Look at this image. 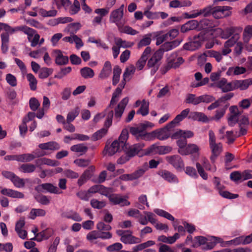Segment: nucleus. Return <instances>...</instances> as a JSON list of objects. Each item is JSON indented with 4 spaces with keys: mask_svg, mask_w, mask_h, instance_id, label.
<instances>
[{
    "mask_svg": "<svg viewBox=\"0 0 252 252\" xmlns=\"http://www.w3.org/2000/svg\"><path fill=\"white\" fill-rule=\"evenodd\" d=\"M128 137V131L126 129H124L118 140L114 141L109 148L106 146L104 151H106L109 156H113L117 152L124 151L126 149V142Z\"/></svg>",
    "mask_w": 252,
    "mask_h": 252,
    "instance_id": "f257e3e1",
    "label": "nucleus"
},
{
    "mask_svg": "<svg viewBox=\"0 0 252 252\" xmlns=\"http://www.w3.org/2000/svg\"><path fill=\"white\" fill-rule=\"evenodd\" d=\"M189 41L186 43L183 49L187 51H195L199 49L203 43V41L197 35H195L192 38H189Z\"/></svg>",
    "mask_w": 252,
    "mask_h": 252,
    "instance_id": "f03ea898",
    "label": "nucleus"
},
{
    "mask_svg": "<svg viewBox=\"0 0 252 252\" xmlns=\"http://www.w3.org/2000/svg\"><path fill=\"white\" fill-rule=\"evenodd\" d=\"M129 132L133 135L137 140H144L146 141H150L149 136L151 134H149L150 132L144 131L140 125L137 127H130L129 128Z\"/></svg>",
    "mask_w": 252,
    "mask_h": 252,
    "instance_id": "7ed1b4c3",
    "label": "nucleus"
},
{
    "mask_svg": "<svg viewBox=\"0 0 252 252\" xmlns=\"http://www.w3.org/2000/svg\"><path fill=\"white\" fill-rule=\"evenodd\" d=\"M172 148L168 146H158L156 144H153L149 147L146 151V154H156L164 155L170 153Z\"/></svg>",
    "mask_w": 252,
    "mask_h": 252,
    "instance_id": "20e7f679",
    "label": "nucleus"
},
{
    "mask_svg": "<svg viewBox=\"0 0 252 252\" xmlns=\"http://www.w3.org/2000/svg\"><path fill=\"white\" fill-rule=\"evenodd\" d=\"M143 143H137L132 145H129L126 142V149H124V151L126 152V156L129 158H132L137 155L144 147Z\"/></svg>",
    "mask_w": 252,
    "mask_h": 252,
    "instance_id": "39448f33",
    "label": "nucleus"
},
{
    "mask_svg": "<svg viewBox=\"0 0 252 252\" xmlns=\"http://www.w3.org/2000/svg\"><path fill=\"white\" fill-rule=\"evenodd\" d=\"M166 161L171 164L177 170L182 171L184 168V163L181 157L179 155L167 156Z\"/></svg>",
    "mask_w": 252,
    "mask_h": 252,
    "instance_id": "423d86ee",
    "label": "nucleus"
},
{
    "mask_svg": "<svg viewBox=\"0 0 252 252\" xmlns=\"http://www.w3.org/2000/svg\"><path fill=\"white\" fill-rule=\"evenodd\" d=\"M35 189L38 192H44V190H46L50 193L57 194L62 193V191H60L57 187L54 186L51 183L42 184L36 187Z\"/></svg>",
    "mask_w": 252,
    "mask_h": 252,
    "instance_id": "0eeeda50",
    "label": "nucleus"
},
{
    "mask_svg": "<svg viewBox=\"0 0 252 252\" xmlns=\"http://www.w3.org/2000/svg\"><path fill=\"white\" fill-rule=\"evenodd\" d=\"M127 196L122 197L119 194L112 193L109 196V200L113 205H120L121 206H128L130 202L126 200Z\"/></svg>",
    "mask_w": 252,
    "mask_h": 252,
    "instance_id": "6e6552de",
    "label": "nucleus"
},
{
    "mask_svg": "<svg viewBox=\"0 0 252 252\" xmlns=\"http://www.w3.org/2000/svg\"><path fill=\"white\" fill-rule=\"evenodd\" d=\"M149 134H151L149 136L150 140H153L156 137L160 140H164L171 136L170 132L167 131L164 127L159 130L153 131L150 132Z\"/></svg>",
    "mask_w": 252,
    "mask_h": 252,
    "instance_id": "1a4fd4ad",
    "label": "nucleus"
},
{
    "mask_svg": "<svg viewBox=\"0 0 252 252\" xmlns=\"http://www.w3.org/2000/svg\"><path fill=\"white\" fill-rule=\"evenodd\" d=\"M158 175L170 183L178 184L179 183V179L177 176L169 171L164 169L159 170L158 172Z\"/></svg>",
    "mask_w": 252,
    "mask_h": 252,
    "instance_id": "9d476101",
    "label": "nucleus"
},
{
    "mask_svg": "<svg viewBox=\"0 0 252 252\" xmlns=\"http://www.w3.org/2000/svg\"><path fill=\"white\" fill-rule=\"evenodd\" d=\"M6 103L9 105H13L16 103V91L14 89L8 87L4 91Z\"/></svg>",
    "mask_w": 252,
    "mask_h": 252,
    "instance_id": "9b49d317",
    "label": "nucleus"
},
{
    "mask_svg": "<svg viewBox=\"0 0 252 252\" xmlns=\"http://www.w3.org/2000/svg\"><path fill=\"white\" fill-rule=\"evenodd\" d=\"M127 234L123 236L121 238V241L126 244H138L141 242L140 238L136 237L132 235V232L130 230H126Z\"/></svg>",
    "mask_w": 252,
    "mask_h": 252,
    "instance_id": "f8f14e48",
    "label": "nucleus"
},
{
    "mask_svg": "<svg viewBox=\"0 0 252 252\" xmlns=\"http://www.w3.org/2000/svg\"><path fill=\"white\" fill-rule=\"evenodd\" d=\"M194 136V133L191 130H185L182 129H179L172 135L171 137L172 139H178L179 138H190Z\"/></svg>",
    "mask_w": 252,
    "mask_h": 252,
    "instance_id": "ddd939ff",
    "label": "nucleus"
},
{
    "mask_svg": "<svg viewBox=\"0 0 252 252\" xmlns=\"http://www.w3.org/2000/svg\"><path fill=\"white\" fill-rule=\"evenodd\" d=\"M199 23L197 20H191L188 21L181 27V32L182 33L187 32L190 30L196 29L199 27Z\"/></svg>",
    "mask_w": 252,
    "mask_h": 252,
    "instance_id": "4468645a",
    "label": "nucleus"
},
{
    "mask_svg": "<svg viewBox=\"0 0 252 252\" xmlns=\"http://www.w3.org/2000/svg\"><path fill=\"white\" fill-rule=\"evenodd\" d=\"M235 90L239 89L240 90L247 89L249 86L252 85V79H245L243 80H235L233 81Z\"/></svg>",
    "mask_w": 252,
    "mask_h": 252,
    "instance_id": "2eb2a0df",
    "label": "nucleus"
},
{
    "mask_svg": "<svg viewBox=\"0 0 252 252\" xmlns=\"http://www.w3.org/2000/svg\"><path fill=\"white\" fill-rule=\"evenodd\" d=\"M202 31L197 34L198 37H199L200 39L203 41L208 40L209 39H212L213 36V28H199Z\"/></svg>",
    "mask_w": 252,
    "mask_h": 252,
    "instance_id": "dca6fc26",
    "label": "nucleus"
},
{
    "mask_svg": "<svg viewBox=\"0 0 252 252\" xmlns=\"http://www.w3.org/2000/svg\"><path fill=\"white\" fill-rule=\"evenodd\" d=\"M42 150H58L60 149L59 144L55 141H50L47 143H41L38 145Z\"/></svg>",
    "mask_w": 252,
    "mask_h": 252,
    "instance_id": "f3484780",
    "label": "nucleus"
},
{
    "mask_svg": "<svg viewBox=\"0 0 252 252\" xmlns=\"http://www.w3.org/2000/svg\"><path fill=\"white\" fill-rule=\"evenodd\" d=\"M222 240L220 238L213 236L210 241L207 240L205 245L202 246L201 249L203 250H209L213 249L217 243L222 242Z\"/></svg>",
    "mask_w": 252,
    "mask_h": 252,
    "instance_id": "a211bd4d",
    "label": "nucleus"
},
{
    "mask_svg": "<svg viewBox=\"0 0 252 252\" xmlns=\"http://www.w3.org/2000/svg\"><path fill=\"white\" fill-rule=\"evenodd\" d=\"M179 238V234L178 233H175L173 236L166 237L164 235L159 236L158 238V241L165 243L172 244L174 243Z\"/></svg>",
    "mask_w": 252,
    "mask_h": 252,
    "instance_id": "6ab92c4d",
    "label": "nucleus"
},
{
    "mask_svg": "<svg viewBox=\"0 0 252 252\" xmlns=\"http://www.w3.org/2000/svg\"><path fill=\"white\" fill-rule=\"evenodd\" d=\"M237 29V28L236 27H231L226 28L224 31L220 28H217V29L215 30L220 32V34H222V38L227 39L234 34Z\"/></svg>",
    "mask_w": 252,
    "mask_h": 252,
    "instance_id": "aec40b11",
    "label": "nucleus"
},
{
    "mask_svg": "<svg viewBox=\"0 0 252 252\" xmlns=\"http://www.w3.org/2000/svg\"><path fill=\"white\" fill-rule=\"evenodd\" d=\"M17 31H22L25 34H27L28 40L31 41L32 40V37L36 32V31L35 30L29 28L26 26L17 27Z\"/></svg>",
    "mask_w": 252,
    "mask_h": 252,
    "instance_id": "412c9836",
    "label": "nucleus"
},
{
    "mask_svg": "<svg viewBox=\"0 0 252 252\" xmlns=\"http://www.w3.org/2000/svg\"><path fill=\"white\" fill-rule=\"evenodd\" d=\"M149 102L145 99H143L142 104L139 109L137 111V114H141L142 116H145L149 114Z\"/></svg>",
    "mask_w": 252,
    "mask_h": 252,
    "instance_id": "4be33fe9",
    "label": "nucleus"
},
{
    "mask_svg": "<svg viewBox=\"0 0 252 252\" xmlns=\"http://www.w3.org/2000/svg\"><path fill=\"white\" fill-rule=\"evenodd\" d=\"M199 150V147L194 144H189L187 145L186 148L183 151L184 153H182V155H188L189 154H195L198 152Z\"/></svg>",
    "mask_w": 252,
    "mask_h": 252,
    "instance_id": "5701e85b",
    "label": "nucleus"
},
{
    "mask_svg": "<svg viewBox=\"0 0 252 252\" xmlns=\"http://www.w3.org/2000/svg\"><path fill=\"white\" fill-rule=\"evenodd\" d=\"M55 53L57 56L55 58V63H68V57L63 56L60 50H55Z\"/></svg>",
    "mask_w": 252,
    "mask_h": 252,
    "instance_id": "b1692460",
    "label": "nucleus"
},
{
    "mask_svg": "<svg viewBox=\"0 0 252 252\" xmlns=\"http://www.w3.org/2000/svg\"><path fill=\"white\" fill-rule=\"evenodd\" d=\"M163 53L162 49L159 48L155 52L147 63H157L162 59Z\"/></svg>",
    "mask_w": 252,
    "mask_h": 252,
    "instance_id": "393cba45",
    "label": "nucleus"
},
{
    "mask_svg": "<svg viewBox=\"0 0 252 252\" xmlns=\"http://www.w3.org/2000/svg\"><path fill=\"white\" fill-rule=\"evenodd\" d=\"M80 74L82 77L85 79L92 78L94 75V70L89 67H84L81 68Z\"/></svg>",
    "mask_w": 252,
    "mask_h": 252,
    "instance_id": "a878e982",
    "label": "nucleus"
},
{
    "mask_svg": "<svg viewBox=\"0 0 252 252\" xmlns=\"http://www.w3.org/2000/svg\"><path fill=\"white\" fill-rule=\"evenodd\" d=\"M88 148L83 144L74 145L70 147L71 151L76 153H81V155L85 154Z\"/></svg>",
    "mask_w": 252,
    "mask_h": 252,
    "instance_id": "bb28decb",
    "label": "nucleus"
},
{
    "mask_svg": "<svg viewBox=\"0 0 252 252\" xmlns=\"http://www.w3.org/2000/svg\"><path fill=\"white\" fill-rule=\"evenodd\" d=\"M112 67L111 64H105L104 66L99 74L101 79L107 78L111 73Z\"/></svg>",
    "mask_w": 252,
    "mask_h": 252,
    "instance_id": "cd10ccee",
    "label": "nucleus"
},
{
    "mask_svg": "<svg viewBox=\"0 0 252 252\" xmlns=\"http://www.w3.org/2000/svg\"><path fill=\"white\" fill-rule=\"evenodd\" d=\"M35 165L30 163L22 164L19 168L20 171L23 173H32L35 171Z\"/></svg>",
    "mask_w": 252,
    "mask_h": 252,
    "instance_id": "c85d7f7f",
    "label": "nucleus"
},
{
    "mask_svg": "<svg viewBox=\"0 0 252 252\" xmlns=\"http://www.w3.org/2000/svg\"><path fill=\"white\" fill-rule=\"evenodd\" d=\"M46 215V211L42 209H32L30 213V218L34 220L36 217H43Z\"/></svg>",
    "mask_w": 252,
    "mask_h": 252,
    "instance_id": "c756f323",
    "label": "nucleus"
},
{
    "mask_svg": "<svg viewBox=\"0 0 252 252\" xmlns=\"http://www.w3.org/2000/svg\"><path fill=\"white\" fill-rule=\"evenodd\" d=\"M185 102L188 104L197 105L199 104V96H196L194 94H188L186 96Z\"/></svg>",
    "mask_w": 252,
    "mask_h": 252,
    "instance_id": "7c9ffc66",
    "label": "nucleus"
},
{
    "mask_svg": "<svg viewBox=\"0 0 252 252\" xmlns=\"http://www.w3.org/2000/svg\"><path fill=\"white\" fill-rule=\"evenodd\" d=\"M122 73V69L118 66L116 65L113 69V75L112 78V84L113 86H116L120 80V76Z\"/></svg>",
    "mask_w": 252,
    "mask_h": 252,
    "instance_id": "2f4dec72",
    "label": "nucleus"
},
{
    "mask_svg": "<svg viewBox=\"0 0 252 252\" xmlns=\"http://www.w3.org/2000/svg\"><path fill=\"white\" fill-rule=\"evenodd\" d=\"M35 158V156L32 154H23L17 155V161L22 162H29Z\"/></svg>",
    "mask_w": 252,
    "mask_h": 252,
    "instance_id": "473e14b6",
    "label": "nucleus"
},
{
    "mask_svg": "<svg viewBox=\"0 0 252 252\" xmlns=\"http://www.w3.org/2000/svg\"><path fill=\"white\" fill-rule=\"evenodd\" d=\"M154 212L158 215L164 217L169 220L174 221V217L170 213L166 212L165 211L160 209H155Z\"/></svg>",
    "mask_w": 252,
    "mask_h": 252,
    "instance_id": "72a5a7b5",
    "label": "nucleus"
},
{
    "mask_svg": "<svg viewBox=\"0 0 252 252\" xmlns=\"http://www.w3.org/2000/svg\"><path fill=\"white\" fill-rule=\"evenodd\" d=\"M80 113V108L76 107L73 110L69 112L66 117V121L68 123L73 122L76 117L78 116Z\"/></svg>",
    "mask_w": 252,
    "mask_h": 252,
    "instance_id": "f704fd0d",
    "label": "nucleus"
},
{
    "mask_svg": "<svg viewBox=\"0 0 252 252\" xmlns=\"http://www.w3.org/2000/svg\"><path fill=\"white\" fill-rule=\"evenodd\" d=\"M228 106V105H226L223 107L217 109L215 112V115L212 117V120L219 121L220 119L224 115Z\"/></svg>",
    "mask_w": 252,
    "mask_h": 252,
    "instance_id": "c9c22d12",
    "label": "nucleus"
},
{
    "mask_svg": "<svg viewBox=\"0 0 252 252\" xmlns=\"http://www.w3.org/2000/svg\"><path fill=\"white\" fill-rule=\"evenodd\" d=\"M107 129L105 128H102L94 132L92 135V140L97 141L103 137L107 133Z\"/></svg>",
    "mask_w": 252,
    "mask_h": 252,
    "instance_id": "e433bc0d",
    "label": "nucleus"
},
{
    "mask_svg": "<svg viewBox=\"0 0 252 252\" xmlns=\"http://www.w3.org/2000/svg\"><path fill=\"white\" fill-rule=\"evenodd\" d=\"M90 205L94 209H101L106 205V203L105 201H99L93 198L91 200Z\"/></svg>",
    "mask_w": 252,
    "mask_h": 252,
    "instance_id": "4c0bfd02",
    "label": "nucleus"
},
{
    "mask_svg": "<svg viewBox=\"0 0 252 252\" xmlns=\"http://www.w3.org/2000/svg\"><path fill=\"white\" fill-rule=\"evenodd\" d=\"M64 217L67 219H71L75 221L79 222L82 220V218L80 215L78 213L73 211L66 213Z\"/></svg>",
    "mask_w": 252,
    "mask_h": 252,
    "instance_id": "58836bf2",
    "label": "nucleus"
},
{
    "mask_svg": "<svg viewBox=\"0 0 252 252\" xmlns=\"http://www.w3.org/2000/svg\"><path fill=\"white\" fill-rule=\"evenodd\" d=\"M27 79L29 82L30 88L31 90L35 91L37 88V80L35 77L31 73L27 74Z\"/></svg>",
    "mask_w": 252,
    "mask_h": 252,
    "instance_id": "ea45409f",
    "label": "nucleus"
},
{
    "mask_svg": "<svg viewBox=\"0 0 252 252\" xmlns=\"http://www.w3.org/2000/svg\"><path fill=\"white\" fill-rule=\"evenodd\" d=\"M177 140L176 141V144L177 146L179 147V149L178 150V153L180 154H181L183 153V151L186 148L187 144V140L185 138H179L177 139Z\"/></svg>",
    "mask_w": 252,
    "mask_h": 252,
    "instance_id": "a19ab883",
    "label": "nucleus"
},
{
    "mask_svg": "<svg viewBox=\"0 0 252 252\" xmlns=\"http://www.w3.org/2000/svg\"><path fill=\"white\" fill-rule=\"evenodd\" d=\"M121 94V91L119 88H116L112 94V97L110 101L109 107H112L115 105L119 100V97Z\"/></svg>",
    "mask_w": 252,
    "mask_h": 252,
    "instance_id": "79ce46f5",
    "label": "nucleus"
},
{
    "mask_svg": "<svg viewBox=\"0 0 252 252\" xmlns=\"http://www.w3.org/2000/svg\"><path fill=\"white\" fill-rule=\"evenodd\" d=\"M252 37V26L246 27L243 32V39L245 43H248L251 37Z\"/></svg>",
    "mask_w": 252,
    "mask_h": 252,
    "instance_id": "37998d69",
    "label": "nucleus"
},
{
    "mask_svg": "<svg viewBox=\"0 0 252 252\" xmlns=\"http://www.w3.org/2000/svg\"><path fill=\"white\" fill-rule=\"evenodd\" d=\"M151 48L148 46L146 48L140 58L137 61L136 63H146L148 58V55L151 52Z\"/></svg>",
    "mask_w": 252,
    "mask_h": 252,
    "instance_id": "c03bdc74",
    "label": "nucleus"
},
{
    "mask_svg": "<svg viewBox=\"0 0 252 252\" xmlns=\"http://www.w3.org/2000/svg\"><path fill=\"white\" fill-rule=\"evenodd\" d=\"M198 23H199V28H213L215 26L213 21L209 20L208 19H203L198 22Z\"/></svg>",
    "mask_w": 252,
    "mask_h": 252,
    "instance_id": "a18cd8bd",
    "label": "nucleus"
},
{
    "mask_svg": "<svg viewBox=\"0 0 252 252\" xmlns=\"http://www.w3.org/2000/svg\"><path fill=\"white\" fill-rule=\"evenodd\" d=\"M113 116V111L111 110L109 111L106 115V119L104 122L103 128H105L108 130V129L111 126Z\"/></svg>",
    "mask_w": 252,
    "mask_h": 252,
    "instance_id": "49530a36",
    "label": "nucleus"
},
{
    "mask_svg": "<svg viewBox=\"0 0 252 252\" xmlns=\"http://www.w3.org/2000/svg\"><path fill=\"white\" fill-rule=\"evenodd\" d=\"M40 103L35 97H32L29 101V105L31 109L33 111H35L40 106Z\"/></svg>",
    "mask_w": 252,
    "mask_h": 252,
    "instance_id": "de8ad7c7",
    "label": "nucleus"
},
{
    "mask_svg": "<svg viewBox=\"0 0 252 252\" xmlns=\"http://www.w3.org/2000/svg\"><path fill=\"white\" fill-rule=\"evenodd\" d=\"M52 72L53 70L51 69L46 67L42 68L39 70V77L40 78H46L52 74Z\"/></svg>",
    "mask_w": 252,
    "mask_h": 252,
    "instance_id": "09e8293b",
    "label": "nucleus"
},
{
    "mask_svg": "<svg viewBox=\"0 0 252 252\" xmlns=\"http://www.w3.org/2000/svg\"><path fill=\"white\" fill-rule=\"evenodd\" d=\"M36 200L42 205H47L50 203V200L47 196L44 195H38L35 196Z\"/></svg>",
    "mask_w": 252,
    "mask_h": 252,
    "instance_id": "8fccbe9b",
    "label": "nucleus"
},
{
    "mask_svg": "<svg viewBox=\"0 0 252 252\" xmlns=\"http://www.w3.org/2000/svg\"><path fill=\"white\" fill-rule=\"evenodd\" d=\"M189 109L187 108L183 110L181 113L176 116L175 118V121H177V123H180L188 116H189Z\"/></svg>",
    "mask_w": 252,
    "mask_h": 252,
    "instance_id": "3c124183",
    "label": "nucleus"
},
{
    "mask_svg": "<svg viewBox=\"0 0 252 252\" xmlns=\"http://www.w3.org/2000/svg\"><path fill=\"white\" fill-rule=\"evenodd\" d=\"M208 56L211 58H215L218 62L220 61L222 59L221 54L218 51L214 50L207 51Z\"/></svg>",
    "mask_w": 252,
    "mask_h": 252,
    "instance_id": "603ef678",
    "label": "nucleus"
},
{
    "mask_svg": "<svg viewBox=\"0 0 252 252\" xmlns=\"http://www.w3.org/2000/svg\"><path fill=\"white\" fill-rule=\"evenodd\" d=\"M215 100V98L211 95L204 94L199 96V103L204 102L209 103Z\"/></svg>",
    "mask_w": 252,
    "mask_h": 252,
    "instance_id": "864d4df0",
    "label": "nucleus"
},
{
    "mask_svg": "<svg viewBox=\"0 0 252 252\" xmlns=\"http://www.w3.org/2000/svg\"><path fill=\"white\" fill-rule=\"evenodd\" d=\"M211 149L212 154H215L219 156L222 151V145L219 143L218 144H214L210 146Z\"/></svg>",
    "mask_w": 252,
    "mask_h": 252,
    "instance_id": "5fc2aeb1",
    "label": "nucleus"
},
{
    "mask_svg": "<svg viewBox=\"0 0 252 252\" xmlns=\"http://www.w3.org/2000/svg\"><path fill=\"white\" fill-rule=\"evenodd\" d=\"M74 163L79 167H85L90 164V160L82 158L76 159L74 161Z\"/></svg>",
    "mask_w": 252,
    "mask_h": 252,
    "instance_id": "6e6d98bb",
    "label": "nucleus"
},
{
    "mask_svg": "<svg viewBox=\"0 0 252 252\" xmlns=\"http://www.w3.org/2000/svg\"><path fill=\"white\" fill-rule=\"evenodd\" d=\"M71 70L70 67L61 68L60 71L55 76V78L61 79Z\"/></svg>",
    "mask_w": 252,
    "mask_h": 252,
    "instance_id": "4d7b16f0",
    "label": "nucleus"
},
{
    "mask_svg": "<svg viewBox=\"0 0 252 252\" xmlns=\"http://www.w3.org/2000/svg\"><path fill=\"white\" fill-rule=\"evenodd\" d=\"M26 120L27 118H24V119L23 120V123L22 125H20L19 127V131H20V135L21 137H24L25 135L26 134L27 131H28V128L26 125Z\"/></svg>",
    "mask_w": 252,
    "mask_h": 252,
    "instance_id": "13d9d810",
    "label": "nucleus"
},
{
    "mask_svg": "<svg viewBox=\"0 0 252 252\" xmlns=\"http://www.w3.org/2000/svg\"><path fill=\"white\" fill-rule=\"evenodd\" d=\"M1 174L5 178L10 179L14 186H16V178L15 175L13 173L10 171H2Z\"/></svg>",
    "mask_w": 252,
    "mask_h": 252,
    "instance_id": "bf43d9fd",
    "label": "nucleus"
},
{
    "mask_svg": "<svg viewBox=\"0 0 252 252\" xmlns=\"http://www.w3.org/2000/svg\"><path fill=\"white\" fill-rule=\"evenodd\" d=\"M96 228L98 231H109L112 229L109 224H106L103 221H99L96 224Z\"/></svg>",
    "mask_w": 252,
    "mask_h": 252,
    "instance_id": "052dcab7",
    "label": "nucleus"
},
{
    "mask_svg": "<svg viewBox=\"0 0 252 252\" xmlns=\"http://www.w3.org/2000/svg\"><path fill=\"white\" fill-rule=\"evenodd\" d=\"M232 7L228 6H217L213 7L214 13L215 16L216 15V12H221L222 14H224V11H229L232 9Z\"/></svg>",
    "mask_w": 252,
    "mask_h": 252,
    "instance_id": "680f3d73",
    "label": "nucleus"
},
{
    "mask_svg": "<svg viewBox=\"0 0 252 252\" xmlns=\"http://www.w3.org/2000/svg\"><path fill=\"white\" fill-rule=\"evenodd\" d=\"M239 115V113H234V114L230 116L228 119V123L230 126H234L238 122V117Z\"/></svg>",
    "mask_w": 252,
    "mask_h": 252,
    "instance_id": "e2e57ef3",
    "label": "nucleus"
},
{
    "mask_svg": "<svg viewBox=\"0 0 252 252\" xmlns=\"http://www.w3.org/2000/svg\"><path fill=\"white\" fill-rule=\"evenodd\" d=\"M95 167L94 166H90L82 174L88 180H89L93 176L94 171Z\"/></svg>",
    "mask_w": 252,
    "mask_h": 252,
    "instance_id": "0e129e2a",
    "label": "nucleus"
},
{
    "mask_svg": "<svg viewBox=\"0 0 252 252\" xmlns=\"http://www.w3.org/2000/svg\"><path fill=\"white\" fill-rule=\"evenodd\" d=\"M219 193L221 196L225 198L235 199L238 197V194H233L227 191L221 190Z\"/></svg>",
    "mask_w": 252,
    "mask_h": 252,
    "instance_id": "69168bd1",
    "label": "nucleus"
},
{
    "mask_svg": "<svg viewBox=\"0 0 252 252\" xmlns=\"http://www.w3.org/2000/svg\"><path fill=\"white\" fill-rule=\"evenodd\" d=\"M196 168L197 169V171L200 175V176L204 179V180H207L208 179V175L204 171L203 167L201 166V165L198 163L197 162L196 163Z\"/></svg>",
    "mask_w": 252,
    "mask_h": 252,
    "instance_id": "338daca9",
    "label": "nucleus"
},
{
    "mask_svg": "<svg viewBox=\"0 0 252 252\" xmlns=\"http://www.w3.org/2000/svg\"><path fill=\"white\" fill-rule=\"evenodd\" d=\"M123 248V245L120 243H115L107 247V251L112 252L115 251H119Z\"/></svg>",
    "mask_w": 252,
    "mask_h": 252,
    "instance_id": "774afa93",
    "label": "nucleus"
}]
</instances>
